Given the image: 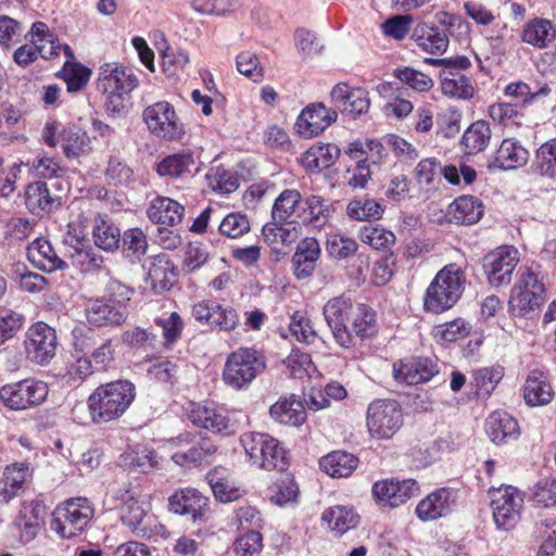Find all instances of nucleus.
Wrapping results in <instances>:
<instances>
[{"instance_id":"obj_50","label":"nucleus","mask_w":556,"mask_h":556,"mask_svg":"<svg viewBox=\"0 0 556 556\" xmlns=\"http://www.w3.org/2000/svg\"><path fill=\"white\" fill-rule=\"evenodd\" d=\"M194 166V159L191 152L174 153L165 156L156 164V173L160 176L181 178L191 175Z\"/></svg>"},{"instance_id":"obj_30","label":"nucleus","mask_w":556,"mask_h":556,"mask_svg":"<svg viewBox=\"0 0 556 556\" xmlns=\"http://www.w3.org/2000/svg\"><path fill=\"white\" fill-rule=\"evenodd\" d=\"M25 204L31 214L45 215L59 208L62 199L60 195L51 193L47 182L35 181L26 188Z\"/></svg>"},{"instance_id":"obj_44","label":"nucleus","mask_w":556,"mask_h":556,"mask_svg":"<svg viewBox=\"0 0 556 556\" xmlns=\"http://www.w3.org/2000/svg\"><path fill=\"white\" fill-rule=\"evenodd\" d=\"M321 519L332 532L339 535L354 529L359 522V516L352 507L337 505L323 513Z\"/></svg>"},{"instance_id":"obj_56","label":"nucleus","mask_w":556,"mask_h":556,"mask_svg":"<svg viewBox=\"0 0 556 556\" xmlns=\"http://www.w3.org/2000/svg\"><path fill=\"white\" fill-rule=\"evenodd\" d=\"M346 214L355 220L379 219L383 214V207L375 199L356 198L348 204Z\"/></svg>"},{"instance_id":"obj_52","label":"nucleus","mask_w":556,"mask_h":556,"mask_svg":"<svg viewBox=\"0 0 556 556\" xmlns=\"http://www.w3.org/2000/svg\"><path fill=\"white\" fill-rule=\"evenodd\" d=\"M532 170L541 177L556 179V138L542 143L538 148Z\"/></svg>"},{"instance_id":"obj_22","label":"nucleus","mask_w":556,"mask_h":556,"mask_svg":"<svg viewBox=\"0 0 556 556\" xmlns=\"http://www.w3.org/2000/svg\"><path fill=\"white\" fill-rule=\"evenodd\" d=\"M529 160L528 150L515 138H505L489 157V169L511 170L522 167Z\"/></svg>"},{"instance_id":"obj_55","label":"nucleus","mask_w":556,"mask_h":556,"mask_svg":"<svg viewBox=\"0 0 556 556\" xmlns=\"http://www.w3.org/2000/svg\"><path fill=\"white\" fill-rule=\"evenodd\" d=\"M302 201V194L296 189H285L274 201L271 219L289 222Z\"/></svg>"},{"instance_id":"obj_3","label":"nucleus","mask_w":556,"mask_h":556,"mask_svg":"<svg viewBox=\"0 0 556 556\" xmlns=\"http://www.w3.org/2000/svg\"><path fill=\"white\" fill-rule=\"evenodd\" d=\"M466 277L456 264H448L438 271L424 295V308L441 314L452 308L465 290Z\"/></svg>"},{"instance_id":"obj_49","label":"nucleus","mask_w":556,"mask_h":556,"mask_svg":"<svg viewBox=\"0 0 556 556\" xmlns=\"http://www.w3.org/2000/svg\"><path fill=\"white\" fill-rule=\"evenodd\" d=\"M30 468L27 464L16 463L8 466L3 472L2 489L0 495L4 501L13 498L30 477Z\"/></svg>"},{"instance_id":"obj_36","label":"nucleus","mask_w":556,"mask_h":556,"mask_svg":"<svg viewBox=\"0 0 556 556\" xmlns=\"http://www.w3.org/2000/svg\"><path fill=\"white\" fill-rule=\"evenodd\" d=\"M265 242L273 249L287 247L295 242L300 237L299 222H271L265 224L262 229Z\"/></svg>"},{"instance_id":"obj_61","label":"nucleus","mask_w":556,"mask_h":556,"mask_svg":"<svg viewBox=\"0 0 556 556\" xmlns=\"http://www.w3.org/2000/svg\"><path fill=\"white\" fill-rule=\"evenodd\" d=\"M208 186L219 193H231L239 187L237 175L224 167L212 168L206 174Z\"/></svg>"},{"instance_id":"obj_1","label":"nucleus","mask_w":556,"mask_h":556,"mask_svg":"<svg viewBox=\"0 0 556 556\" xmlns=\"http://www.w3.org/2000/svg\"><path fill=\"white\" fill-rule=\"evenodd\" d=\"M136 397V388L128 380L100 384L87 399L90 419L96 425L121 418Z\"/></svg>"},{"instance_id":"obj_4","label":"nucleus","mask_w":556,"mask_h":556,"mask_svg":"<svg viewBox=\"0 0 556 556\" xmlns=\"http://www.w3.org/2000/svg\"><path fill=\"white\" fill-rule=\"evenodd\" d=\"M241 446L250 463L263 470L283 471L289 465V455L282 443L268 433L249 431L240 437Z\"/></svg>"},{"instance_id":"obj_32","label":"nucleus","mask_w":556,"mask_h":556,"mask_svg":"<svg viewBox=\"0 0 556 556\" xmlns=\"http://www.w3.org/2000/svg\"><path fill=\"white\" fill-rule=\"evenodd\" d=\"M27 258L38 269L52 273L66 267L47 239L37 238L27 247Z\"/></svg>"},{"instance_id":"obj_63","label":"nucleus","mask_w":556,"mask_h":556,"mask_svg":"<svg viewBox=\"0 0 556 556\" xmlns=\"http://www.w3.org/2000/svg\"><path fill=\"white\" fill-rule=\"evenodd\" d=\"M490 117L504 127L520 126L522 114L510 103H494L489 108Z\"/></svg>"},{"instance_id":"obj_51","label":"nucleus","mask_w":556,"mask_h":556,"mask_svg":"<svg viewBox=\"0 0 556 556\" xmlns=\"http://www.w3.org/2000/svg\"><path fill=\"white\" fill-rule=\"evenodd\" d=\"M491 128L488 122H473L464 132L462 143L468 154H476L486 149L491 140Z\"/></svg>"},{"instance_id":"obj_34","label":"nucleus","mask_w":556,"mask_h":556,"mask_svg":"<svg viewBox=\"0 0 556 556\" xmlns=\"http://www.w3.org/2000/svg\"><path fill=\"white\" fill-rule=\"evenodd\" d=\"M320 256V247L316 239L305 238L296 247L292 256L293 274L298 279L309 277Z\"/></svg>"},{"instance_id":"obj_60","label":"nucleus","mask_w":556,"mask_h":556,"mask_svg":"<svg viewBox=\"0 0 556 556\" xmlns=\"http://www.w3.org/2000/svg\"><path fill=\"white\" fill-rule=\"evenodd\" d=\"M470 325L463 318L439 325L434 328V338L441 343H452L465 338L470 332Z\"/></svg>"},{"instance_id":"obj_38","label":"nucleus","mask_w":556,"mask_h":556,"mask_svg":"<svg viewBox=\"0 0 556 556\" xmlns=\"http://www.w3.org/2000/svg\"><path fill=\"white\" fill-rule=\"evenodd\" d=\"M331 212L330 205L321 197L309 195L304 200L299 213L300 224L313 229H323L328 225Z\"/></svg>"},{"instance_id":"obj_57","label":"nucleus","mask_w":556,"mask_h":556,"mask_svg":"<svg viewBox=\"0 0 556 556\" xmlns=\"http://www.w3.org/2000/svg\"><path fill=\"white\" fill-rule=\"evenodd\" d=\"M503 368L484 367L472 372L471 386L477 395H490L503 378Z\"/></svg>"},{"instance_id":"obj_23","label":"nucleus","mask_w":556,"mask_h":556,"mask_svg":"<svg viewBox=\"0 0 556 556\" xmlns=\"http://www.w3.org/2000/svg\"><path fill=\"white\" fill-rule=\"evenodd\" d=\"M455 503V492L450 488H440L422 498L415 511L420 520L432 521L447 516Z\"/></svg>"},{"instance_id":"obj_62","label":"nucleus","mask_w":556,"mask_h":556,"mask_svg":"<svg viewBox=\"0 0 556 556\" xmlns=\"http://www.w3.org/2000/svg\"><path fill=\"white\" fill-rule=\"evenodd\" d=\"M359 239L375 250H383L394 243L395 236L392 231L378 226H365L359 230Z\"/></svg>"},{"instance_id":"obj_2","label":"nucleus","mask_w":556,"mask_h":556,"mask_svg":"<svg viewBox=\"0 0 556 556\" xmlns=\"http://www.w3.org/2000/svg\"><path fill=\"white\" fill-rule=\"evenodd\" d=\"M121 502V521L140 539L165 538L166 529L147 507L144 496L137 488H121L115 492Z\"/></svg>"},{"instance_id":"obj_58","label":"nucleus","mask_w":556,"mask_h":556,"mask_svg":"<svg viewBox=\"0 0 556 556\" xmlns=\"http://www.w3.org/2000/svg\"><path fill=\"white\" fill-rule=\"evenodd\" d=\"M393 75L403 85L419 93L428 92L434 85L433 79L429 75L410 66L396 68Z\"/></svg>"},{"instance_id":"obj_41","label":"nucleus","mask_w":556,"mask_h":556,"mask_svg":"<svg viewBox=\"0 0 556 556\" xmlns=\"http://www.w3.org/2000/svg\"><path fill=\"white\" fill-rule=\"evenodd\" d=\"M348 153L355 161L366 164L368 161L372 164H380L386 161L389 154V146L386 144V137L382 140L355 141L350 144Z\"/></svg>"},{"instance_id":"obj_19","label":"nucleus","mask_w":556,"mask_h":556,"mask_svg":"<svg viewBox=\"0 0 556 556\" xmlns=\"http://www.w3.org/2000/svg\"><path fill=\"white\" fill-rule=\"evenodd\" d=\"M191 422L213 433L230 435L236 432V425L223 407L213 404H197L189 414Z\"/></svg>"},{"instance_id":"obj_18","label":"nucleus","mask_w":556,"mask_h":556,"mask_svg":"<svg viewBox=\"0 0 556 556\" xmlns=\"http://www.w3.org/2000/svg\"><path fill=\"white\" fill-rule=\"evenodd\" d=\"M191 314L197 321L219 331H231L239 324V315L232 306L213 300H202L193 304Z\"/></svg>"},{"instance_id":"obj_59","label":"nucleus","mask_w":556,"mask_h":556,"mask_svg":"<svg viewBox=\"0 0 556 556\" xmlns=\"http://www.w3.org/2000/svg\"><path fill=\"white\" fill-rule=\"evenodd\" d=\"M25 324V316L7 305H0V344L12 339Z\"/></svg>"},{"instance_id":"obj_48","label":"nucleus","mask_w":556,"mask_h":556,"mask_svg":"<svg viewBox=\"0 0 556 556\" xmlns=\"http://www.w3.org/2000/svg\"><path fill=\"white\" fill-rule=\"evenodd\" d=\"M175 277L174 266L165 254L153 257L148 268L147 280L155 291L168 290Z\"/></svg>"},{"instance_id":"obj_40","label":"nucleus","mask_w":556,"mask_h":556,"mask_svg":"<svg viewBox=\"0 0 556 556\" xmlns=\"http://www.w3.org/2000/svg\"><path fill=\"white\" fill-rule=\"evenodd\" d=\"M358 465V458L344 451H333L319 459L320 469L332 478H346Z\"/></svg>"},{"instance_id":"obj_64","label":"nucleus","mask_w":556,"mask_h":556,"mask_svg":"<svg viewBox=\"0 0 556 556\" xmlns=\"http://www.w3.org/2000/svg\"><path fill=\"white\" fill-rule=\"evenodd\" d=\"M218 230L227 238L237 239L250 231V222L244 214L230 213L223 218Z\"/></svg>"},{"instance_id":"obj_53","label":"nucleus","mask_w":556,"mask_h":556,"mask_svg":"<svg viewBox=\"0 0 556 556\" xmlns=\"http://www.w3.org/2000/svg\"><path fill=\"white\" fill-rule=\"evenodd\" d=\"M119 244H122L123 254L132 263L139 262L148 250L147 236L138 227L125 230Z\"/></svg>"},{"instance_id":"obj_37","label":"nucleus","mask_w":556,"mask_h":556,"mask_svg":"<svg viewBox=\"0 0 556 556\" xmlns=\"http://www.w3.org/2000/svg\"><path fill=\"white\" fill-rule=\"evenodd\" d=\"M554 396L553 388L547 375L539 369L532 370L523 388V397L527 404L532 406L545 405Z\"/></svg>"},{"instance_id":"obj_14","label":"nucleus","mask_w":556,"mask_h":556,"mask_svg":"<svg viewBox=\"0 0 556 556\" xmlns=\"http://www.w3.org/2000/svg\"><path fill=\"white\" fill-rule=\"evenodd\" d=\"M56 345L55 330L43 321L31 325L25 332V355L34 364H48L55 355Z\"/></svg>"},{"instance_id":"obj_7","label":"nucleus","mask_w":556,"mask_h":556,"mask_svg":"<svg viewBox=\"0 0 556 556\" xmlns=\"http://www.w3.org/2000/svg\"><path fill=\"white\" fill-rule=\"evenodd\" d=\"M265 368L266 361L260 351L240 348L228 355L223 369V380L235 390H244Z\"/></svg>"},{"instance_id":"obj_54","label":"nucleus","mask_w":556,"mask_h":556,"mask_svg":"<svg viewBox=\"0 0 556 556\" xmlns=\"http://www.w3.org/2000/svg\"><path fill=\"white\" fill-rule=\"evenodd\" d=\"M351 327L352 334L362 339L374 336L377 332L376 313L366 304H355Z\"/></svg>"},{"instance_id":"obj_10","label":"nucleus","mask_w":556,"mask_h":556,"mask_svg":"<svg viewBox=\"0 0 556 556\" xmlns=\"http://www.w3.org/2000/svg\"><path fill=\"white\" fill-rule=\"evenodd\" d=\"M491 498L492 518L496 529L509 531L521 519L525 497L523 493L513 485H502L489 492Z\"/></svg>"},{"instance_id":"obj_35","label":"nucleus","mask_w":556,"mask_h":556,"mask_svg":"<svg viewBox=\"0 0 556 556\" xmlns=\"http://www.w3.org/2000/svg\"><path fill=\"white\" fill-rule=\"evenodd\" d=\"M448 220L459 225H472L483 215L482 202L472 195H463L455 199L447 208Z\"/></svg>"},{"instance_id":"obj_16","label":"nucleus","mask_w":556,"mask_h":556,"mask_svg":"<svg viewBox=\"0 0 556 556\" xmlns=\"http://www.w3.org/2000/svg\"><path fill=\"white\" fill-rule=\"evenodd\" d=\"M518 262V250L511 245H502L489 252L482 261L489 283L495 287L508 285Z\"/></svg>"},{"instance_id":"obj_13","label":"nucleus","mask_w":556,"mask_h":556,"mask_svg":"<svg viewBox=\"0 0 556 556\" xmlns=\"http://www.w3.org/2000/svg\"><path fill=\"white\" fill-rule=\"evenodd\" d=\"M355 304L344 294L330 299L324 306L323 314L336 342L342 348L354 345V336L348 327Z\"/></svg>"},{"instance_id":"obj_26","label":"nucleus","mask_w":556,"mask_h":556,"mask_svg":"<svg viewBox=\"0 0 556 556\" xmlns=\"http://www.w3.org/2000/svg\"><path fill=\"white\" fill-rule=\"evenodd\" d=\"M412 40L415 46L427 54H443L448 48V36L438 26L418 23L413 29Z\"/></svg>"},{"instance_id":"obj_46","label":"nucleus","mask_w":556,"mask_h":556,"mask_svg":"<svg viewBox=\"0 0 556 556\" xmlns=\"http://www.w3.org/2000/svg\"><path fill=\"white\" fill-rule=\"evenodd\" d=\"M60 144L66 157H77L90 151V138L75 125L62 127Z\"/></svg>"},{"instance_id":"obj_45","label":"nucleus","mask_w":556,"mask_h":556,"mask_svg":"<svg viewBox=\"0 0 556 556\" xmlns=\"http://www.w3.org/2000/svg\"><path fill=\"white\" fill-rule=\"evenodd\" d=\"M440 79L445 96L459 100H469L475 96L471 80L460 72L441 71Z\"/></svg>"},{"instance_id":"obj_12","label":"nucleus","mask_w":556,"mask_h":556,"mask_svg":"<svg viewBox=\"0 0 556 556\" xmlns=\"http://www.w3.org/2000/svg\"><path fill=\"white\" fill-rule=\"evenodd\" d=\"M49 388L43 381L24 379L0 388V401L9 409L25 410L40 405L48 396Z\"/></svg>"},{"instance_id":"obj_17","label":"nucleus","mask_w":556,"mask_h":556,"mask_svg":"<svg viewBox=\"0 0 556 556\" xmlns=\"http://www.w3.org/2000/svg\"><path fill=\"white\" fill-rule=\"evenodd\" d=\"M142 117L149 130L157 137L173 140L179 138L184 132L174 106L167 101H160L147 106Z\"/></svg>"},{"instance_id":"obj_43","label":"nucleus","mask_w":556,"mask_h":556,"mask_svg":"<svg viewBox=\"0 0 556 556\" xmlns=\"http://www.w3.org/2000/svg\"><path fill=\"white\" fill-rule=\"evenodd\" d=\"M92 237L96 247L103 251H115L121 243L119 228L105 215H98L94 218Z\"/></svg>"},{"instance_id":"obj_47","label":"nucleus","mask_w":556,"mask_h":556,"mask_svg":"<svg viewBox=\"0 0 556 556\" xmlns=\"http://www.w3.org/2000/svg\"><path fill=\"white\" fill-rule=\"evenodd\" d=\"M340 150L334 144H320L309 148L301 159L302 165L309 170H323L334 164Z\"/></svg>"},{"instance_id":"obj_15","label":"nucleus","mask_w":556,"mask_h":556,"mask_svg":"<svg viewBox=\"0 0 556 556\" xmlns=\"http://www.w3.org/2000/svg\"><path fill=\"white\" fill-rule=\"evenodd\" d=\"M177 450L172 454V459L179 466H198L207 456L215 453V445L206 438L198 434L182 433L168 441Z\"/></svg>"},{"instance_id":"obj_31","label":"nucleus","mask_w":556,"mask_h":556,"mask_svg":"<svg viewBox=\"0 0 556 556\" xmlns=\"http://www.w3.org/2000/svg\"><path fill=\"white\" fill-rule=\"evenodd\" d=\"M269 415L276 422L285 426L300 427L306 420L305 407L294 394L280 397L270 406Z\"/></svg>"},{"instance_id":"obj_42","label":"nucleus","mask_w":556,"mask_h":556,"mask_svg":"<svg viewBox=\"0 0 556 556\" xmlns=\"http://www.w3.org/2000/svg\"><path fill=\"white\" fill-rule=\"evenodd\" d=\"M556 38V28L545 18H533L523 26L521 39L535 48H546Z\"/></svg>"},{"instance_id":"obj_33","label":"nucleus","mask_w":556,"mask_h":556,"mask_svg":"<svg viewBox=\"0 0 556 556\" xmlns=\"http://www.w3.org/2000/svg\"><path fill=\"white\" fill-rule=\"evenodd\" d=\"M184 213L185 207L167 197H156L147 208V216L152 223L169 227L178 225Z\"/></svg>"},{"instance_id":"obj_25","label":"nucleus","mask_w":556,"mask_h":556,"mask_svg":"<svg viewBox=\"0 0 556 556\" xmlns=\"http://www.w3.org/2000/svg\"><path fill=\"white\" fill-rule=\"evenodd\" d=\"M207 505L208 498L195 489H181L168 498L170 511L189 516L193 521L202 519Z\"/></svg>"},{"instance_id":"obj_29","label":"nucleus","mask_w":556,"mask_h":556,"mask_svg":"<svg viewBox=\"0 0 556 556\" xmlns=\"http://www.w3.org/2000/svg\"><path fill=\"white\" fill-rule=\"evenodd\" d=\"M42 510L43 507L38 501L23 503L14 520V528L22 543L27 544L37 536L42 525Z\"/></svg>"},{"instance_id":"obj_6","label":"nucleus","mask_w":556,"mask_h":556,"mask_svg":"<svg viewBox=\"0 0 556 556\" xmlns=\"http://www.w3.org/2000/svg\"><path fill=\"white\" fill-rule=\"evenodd\" d=\"M138 84L134 71L126 66L105 63L99 68L97 88L106 94V109L112 113H121L125 109L126 97Z\"/></svg>"},{"instance_id":"obj_9","label":"nucleus","mask_w":556,"mask_h":556,"mask_svg":"<svg viewBox=\"0 0 556 556\" xmlns=\"http://www.w3.org/2000/svg\"><path fill=\"white\" fill-rule=\"evenodd\" d=\"M403 426L402 406L395 400L377 399L366 413V427L371 438L391 439Z\"/></svg>"},{"instance_id":"obj_39","label":"nucleus","mask_w":556,"mask_h":556,"mask_svg":"<svg viewBox=\"0 0 556 556\" xmlns=\"http://www.w3.org/2000/svg\"><path fill=\"white\" fill-rule=\"evenodd\" d=\"M485 432L494 443H504L517 438V420L506 412H494L485 420Z\"/></svg>"},{"instance_id":"obj_24","label":"nucleus","mask_w":556,"mask_h":556,"mask_svg":"<svg viewBox=\"0 0 556 556\" xmlns=\"http://www.w3.org/2000/svg\"><path fill=\"white\" fill-rule=\"evenodd\" d=\"M128 312L122 306H114L103 298L89 300L85 306V317L93 327H119L126 323Z\"/></svg>"},{"instance_id":"obj_8","label":"nucleus","mask_w":556,"mask_h":556,"mask_svg":"<svg viewBox=\"0 0 556 556\" xmlns=\"http://www.w3.org/2000/svg\"><path fill=\"white\" fill-rule=\"evenodd\" d=\"M545 275L542 271L532 267L522 270L508 302L511 314L526 316L536 309L545 299Z\"/></svg>"},{"instance_id":"obj_21","label":"nucleus","mask_w":556,"mask_h":556,"mask_svg":"<svg viewBox=\"0 0 556 556\" xmlns=\"http://www.w3.org/2000/svg\"><path fill=\"white\" fill-rule=\"evenodd\" d=\"M419 493V484L414 479L377 481L372 486L374 497L384 506L399 507Z\"/></svg>"},{"instance_id":"obj_28","label":"nucleus","mask_w":556,"mask_h":556,"mask_svg":"<svg viewBox=\"0 0 556 556\" xmlns=\"http://www.w3.org/2000/svg\"><path fill=\"white\" fill-rule=\"evenodd\" d=\"M439 372L435 362L428 357L413 358L399 367L394 365V377L409 386L425 383Z\"/></svg>"},{"instance_id":"obj_11","label":"nucleus","mask_w":556,"mask_h":556,"mask_svg":"<svg viewBox=\"0 0 556 556\" xmlns=\"http://www.w3.org/2000/svg\"><path fill=\"white\" fill-rule=\"evenodd\" d=\"M65 255L71 260L73 266L80 271L89 273L100 268L103 263L102 256L97 254L85 238V225L83 220L68 222L67 231L63 237Z\"/></svg>"},{"instance_id":"obj_27","label":"nucleus","mask_w":556,"mask_h":556,"mask_svg":"<svg viewBox=\"0 0 556 556\" xmlns=\"http://www.w3.org/2000/svg\"><path fill=\"white\" fill-rule=\"evenodd\" d=\"M331 100L341 105L346 114L353 117L366 113L369 109L368 92L362 88H351L344 83L337 84L331 92Z\"/></svg>"},{"instance_id":"obj_5","label":"nucleus","mask_w":556,"mask_h":556,"mask_svg":"<svg viewBox=\"0 0 556 556\" xmlns=\"http://www.w3.org/2000/svg\"><path fill=\"white\" fill-rule=\"evenodd\" d=\"M94 514V504L88 497H71L56 505L50 527L60 538L73 539L85 532Z\"/></svg>"},{"instance_id":"obj_20","label":"nucleus","mask_w":556,"mask_h":556,"mask_svg":"<svg viewBox=\"0 0 556 556\" xmlns=\"http://www.w3.org/2000/svg\"><path fill=\"white\" fill-rule=\"evenodd\" d=\"M338 118L334 110L321 102L308 104L299 115L295 128L301 137L312 138L324 132Z\"/></svg>"}]
</instances>
